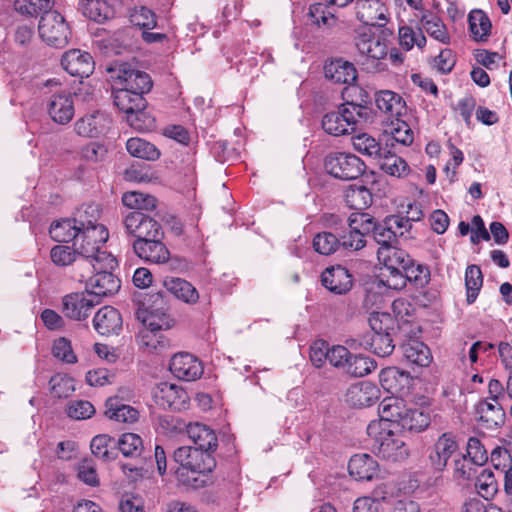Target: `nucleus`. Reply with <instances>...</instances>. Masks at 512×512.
Here are the masks:
<instances>
[{"instance_id":"1","label":"nucleus","mask_w":512,"mask_h":512,"mask_svg":"<svg viewBox=\"0 0 512 512\" xmlns=\"http://www.w3.org/2000/svg\"><path fill=\"white\" fill-rule=\"evenodd\" d=\"M109 233L105 226H90L80 229L73 247L80 256L78 268H116V258L106 250L103 245L108 240Z\"/></svg>"},{"instance_id":"2","label":"nucleus","mask_w":512,"mask_h":512,"mask_svg":"<svg viewBox=\"0 0 512 512\" xmlns=\"http://www.w3.org/2000/svg\"><path fill=\"white\" fill-rule=\"evenodd\" d=\"M386 422H370L367 434L373 441L375 454L390 462H400L408 458L410 451L403 438L394 433Z\"/></svg>"},{"instance_id":"3","label":"nucleus","mask_w":512,"mask_h":512,"mask_svg":"<svg viewBox=\"0 0 512 512\" xmlns=\"http://www.w3.org/2000/svg\"><path fill=\"white\" fill-rule=\"evenodd\" d=\"M366 114L362 104L348 102L339 107L337 111L329 112L323 116L322 128L333 136H341L353 132L360 118Z\"/></svg>"},{"instance_id":"4","label":"nucleus","mask_w":512,"mask_h":512,"mask_svg":"<svg viewBox=\"0 0 512 512\" xmlns=\"http://www.w3.org/2000/svg\"><path fill=\"white\" fill-rule=\"evenodd\" d=\"M113 87H122L140 94H147L153 83L148 73L128 63H116L108 68Z\"/></svg>"},{"instance_id":"5","label":"nucleus","mask_w":512,"mask_h":512,"mask_svg":"<svg viewBox=\"0 0 512 512\" xmlns=\"http://www.w3.org/2000/svg\"><path fill=\"white\" fill-rule=\"evenodd\" d=\"M38 31L41 39L50 46L63 48L71 32L65 18L57 11H45L40 17Z\"/></svg>"},{"instance_id":"6","label":"nucleus","mask_w":512,"mask_h":512,"mask_svg":"<svg viewBox=\"0 0 512 512\" xmlns=\"http://www.w3.org/2000/svg\"><path fill=\"white\" fill-rule=\"evenodd\" d=\"M325 170L331 176L348 181L360 177L366 168L365 163L351 153H331L325 158Z\"/></svg>"},{"instance_id":"7","label":"nucleus","mask_w":512,"mask_h":512,"mask_svg":"<svg viewBox=\"0 0 512 512\" xmlns=\"http://www.w3.org/2000/svg\"><path fill=\"white\" fill-rule=\"evenodd\" d=\"M114 268H80L79 280H86L89 293L96 298L116 293L120 289V280L112 273Z\"/></svg>"},{"instance_id":"8","label":"nucleus","mask_w":512,"mask_h":512,"mask_svg":"<svg viewBox=\"0 0 512 512\" xmlns=\"http://www.w3.org/2000/svg\"><path fill=\"white\" fill-rule=\"evenodd\" d=\"M174 461L179 468L190 469L191 474H207L216 466L215 460L210 453L190 446L177 448L173 454Z\"/></svg>"},{"instance_id":"9","label":"nucleus","mask_w":512,"mask_h":512,"mask_svg":"<svg viewBox=\"0 0 512 512\" xmlns=\"http://www.w3.org/2000/svg\"><path fill=\"white\" fill-rule=\"evenodd\" d=\"M99 303L100 299L89 293L88 290L73 292L62 298V312L71 320L85 321Z\"/></svg>"},{"instance_id":"10","label":"nucleus","mask_w":512,"mask_h":512,"mask_svg":"<svg viewBox=\"0 0 512 512\" xmlns=\"http://www.w3.org/2000/svg\"><path fill=\"white\" fill-rule=\"evenodd\" d=\"M123 224L127 234L135 237V240L144 241L163 237L161 225L141 211L128 213L123 220Z\"/></svg>"},{"instance_id":"11","label":"nucleus","mask_w":512,"mask_h":512,"mask_svg":"<svg viewBox=\"0 0 512 512\" xmlns=\"http://www.w3.org/2000/svg\"><path fill=\"white\" fill-rule=\"evenodd\" d=\"M356 47L362 55L367 57L366 65L371 61V66H367V69L377 72L385 70V66L380 62L388 53L387 44L384 39L362 35L357 39Z\"/></svg>"},{"instance_id":"12","label":"nucleus","mask_w":512,"mask_h":512,"mask_svg":"<svg viewBox=\"0 0 512 512\" xmlns=\"http://www.w3.org/2000/svg\"><path fill=\"white\" fill-rule=\"evenodd\" d=\"M153 398L157 405L162 408L181 410L186 408L188 395L179 385L168 382H161L153 389Z\"/></svg>"},{"instance_id":"13","label":"nucleus","mask_w":512,"mask_h":512,"mask_svg":"<svg viewBox=\"0 0 512 512\" xmlns=\"http://www.w3.org/2000/svg\"><path fill=\"white\" fill-rule=\"evenodd\" d=\"M46 109L55 123L61 125L69 123L75 112L72 94L64 90L53 93L47 100Z\"/></svg>"},{"instance_id":"14","label":"nucleus","mask_w":512,"mask_h":512,"mask_svg":"<svg viewBox=\"0 0 512 512\" xmlns=\"http://www.w3.org/2000/svg\"><path fill=\"white\" fill-rule=\"evenodd\" d=\"M169 369L175 377L184 381H195L203 374L202 363L187 352L175 354L171 358Z\"/></svg>"},{"instance_id":"15","label":"nucleus","mask_w":512,"mask_h":512,"mask_svg":"<svg viewBox=\"0 0 512 512\" xmlns=\"http://www.w3.org/2000/svg\"><path fill=\"white\" fill-rule=\"evenodd\" d=\"M157 302L160 306L155 309L143 303L136 312L137 319L143 323L146 329L167 330L173 325V320L166 313L163 307V299L160 296H157L154 301V303Z\"/></svg>"},{"instance_id":"16","label":"nucleus","mask_w":512,"mask_h":512,"mask_svg":"<svg viewBox=\"0 0 512 512\" xmlns=\"http://www.w3.org/2000/svg\"><path fill=\"white\" fill-rule=\"evenodd\" d=\"M458 444L451 433H443L434 443L429 461L435 471H443L450 458L457 456Z\"/></svg>"},{"instance_id":"17","label":"nucleus","mask_w":512,"mask_h":512,"mask_svg":"<svg viewBox=\"0 0 512 512\" xmlns=\"http://www.w3.org/2000/svg\"><path fill=\"white\" fill-rule=\"evenodd\" d=\"M352 349H370L380 357H386L394 351V344L390 333L386 334H365L359 338H351L346 341Z\"/></svg>"},{"instance_id":"18","label":"nucleus","mask_w":512,"mask_h":512,"mask_svg":"<svg viewBox=\"0 0 512 512\" xmlns=\"http://www.w3.org/2000/svg\"><path fill=\"white\" fill-rule=\"evenodd\" d=\"M161 239L135 240L133 242V250L145 262L164 264L169 261L170 252Z\"/></svg>"},{"instance_id":"19","label":"nucleus","mask_w":512,"mask_h":512,"mask_svg":"<svg viewBox=\"0 0 512 512\" xmlns=\"http://www.w3.org/2000/svg\"><path fill=\"white\" fill-rule=\"evenodd\" d=\"M61 64L72 76L88 77L94 69L92 56L88 52L79 49L65 52Z\"/></svg>"},{"instance_id":"20","label":"nucleus","mask_w":512,"mask_h":512,"mask_svg":"<svg viewBox=\"0 0 512 512\" xmlns=\"http://www.w3.org/2000/svg\"><path fill=\"white\" fill-rule=\"evenodd\" d=\"M111 124L110 117L100 111L85 115L75 123V131L84 137H98L105 134Z\"/></svg>"},{"instance_id":"21","label":"nucleus","mask_w":512,"mask_h":512,"mask_svg":"<svg viewBox=\"0 0 512 512\" xmlns=\"http://www.w3.org/2000/svg\"><path fill=\"white\" fill-rule=\"evenodd\" d=\"M323 286L334 294H345L352 288L353 280L349 271L340 265L326 268L321 275Z\"/></svg>"},{"instance_id":"22","label":"nucleus","mask_w":512,"mask_h":512,"mask_svg":"<svg viewBox=\"0 0 512 512\" xmlns=\"http://www.w3.org/2000/svg\"><path fill=\"white\" fill-rule=\"evenodd\" d=\"M121 314L112 306L100 308L93 318L94 329L103 336L118 334L122 330Z\"/></svg>"},{"instance_id":"23","label":"nucleus","mask_w":512,"mask_h":512,"mask_svg":"<svg viewBox=\"0 0 512 512\" xmlns=\"http://www.w3.org/2000/svg\"><path fill=\"white\" fill-rule=\"evenodd\" d=\"M356 16L368 26H383L386 22L385 7L379 0H356Z\"/></svg>"},{"instance_id":"24","label":"nucleus","mask_w":512,"mask_h":512,"mask_svg":"<svg viewBox=\"0 0 512 512\" xmlns=\"http://www.w3.org/2000/svg\"><path fill=\"white\" fill-rule=\"evenodd\" d=\"M377 108L391 119H398L406 112V103L403 98L391 90H381L375 94Z\"/></svg>"},{"instance_id":"25","label":"nucleus","mask_w":512,"mask_h":512,"mask_svg":"<svg viewBox=\"0 0 512 512\" xmlns=\"http://www.w3.org/2000/svg\"><path fill=\"white\" fill-rule=\"evenodd\" d=\"M189 439L203 452L212 453L218 446L214 430L201 423H190L186 427Z\"/></svg>"},{"instance_id":"26","label":"nucleus","mask_w":512,"mask_h":512,"mask_svg":"<svg viewBox=\"0 0 512 512\" xmlns=\"http://www.w3.org/2000/svg\"><path fill=\"white\" fill-rule=\"evenodd\" d=\"M349 474L357 481H370L378 473V463L368 454H356L348 464Z\"/></svg>"},{"instance_id":"27","label":"nucleus","mask_w":512,"mask_h":512,"mask_svg":"<svg viewBox=\"0 0 512 512\" xmlns=\"http://www.w3.org/2000/svg\"><path fill=\"white\" fill-rule=\"evenodd\" d=\"M325 77L336 84H351L357 78L354 65L342 59H335L324 67Z\"/></svg>"},{"instance_id":"28","label":"nucleus","mask_w":512,"mask_h":512,"mask_svg":"<svg viewBox=\"0 0 512 512\" xmlns=\"http://www.w3.org/2000/svg\"><path fill=\"white\" fill-rule=\"evenodd\" d=\"M113 99L117 108L126 115L131 112L144 110L146 107V100L143 94L123 89L122 87H113Z\"/></svg>"},{"instance_id":"29","label":"nucleus","mask_w":512,"mask_h":512,"mask_svg":"<svg viewBox=\"0 0 512 512\" xmlns=\"http://www.w3.org/2000/svg\"><path fill=\"white\" fill-rule=\"evenodd\" d=\"M377 258L385 270L399 269L401 272L410 265L412 258L402 249L395 246L379 247Z\"/></svg>"},{"instance_id":"30","label":"nucleus","mask_w":512,"mask_h":512,"mask_svg":"<svg viewBox=\"0 0 512 512\" xmlns=\"http://www.w3.org/2000/svg\"><path fill=\"white\" fill-rule=\"evenodd\" d=\"M379 379L382 387L391 393H401L410 385L411 377L408 372L397 367H387L381 370Z\"/></svg>"},{"instance_id":"31","label":"nucleus","mask_w":512,"mask_h":512,"mask_svg":"<svg viewBox=\"0 0 512 512\" xmlns=\"http://www.w3.org/2000/svg\"><path fill=\"white\" fill-rule=\"evenodd\" d=\"M405 409L406 405L403 399L395 396L386 397L378 406L380 419L372 422H386L385 426L391 428L392 423L399 424Z\"/></svg>"},{"instance_id":"32","label":"nucleus","mask_w":512,"mask_h":512,"mask_svg":"<svg viewBox=\"0 0 512 512\" xmlns=\"http://www.w3.org/2000/svg\"><path fill=\"white\" fill-rule=\"evenodd\" d=\"M345 397L346 401L354 407H366L377 398V389L369 382H359L348 388Z\"/></svg>"},{"instance_id":"33","label":"nucleus","mask_w":512,"mask_h":512,"mask_svg":"<svg viewBox=\"0 0 512 512\" xmlns=\"http://www.w3.org/2000/svg\"><path fill=\"white\" fill-rule=\"evenodd\" d=\"M163 284L168 292L186 303L194 304L199 299L196 288L184 279L167 277L164 279Z\"/></svg>"},{"instance_id":"34","label":"nucleus","mask_w":512,"mask_h":512,"mask_svg":"<svg viewBox=\"0 0 512 512\" xmlns=\"http://www.w3.org/2000/svg\"><path fill=\"white\" fill-rule=\"evenodd\" d=\"M105 407V415L120 423H133L139 417V412L135 408L123 404L117 397L108 398Z\"/></svg>"},{"instance_id":"35","label":"nucleus","mask_w":512,"mask_h":512,"mask_svg":"<svg viewBox=\"0 0 512 512\" xmlns=\"http://www.w3.org/2000/svg\"><path fill=\"white\" fill-rule=\"evenodd\" d=\"M353 148L360 154L373 160H381L383 152L380 141L368 133H359L352 137Z\"/></svg>"},{"instance_id":"36","label":"nucleus","mask_w":512,"mask_h":512,"mask_svg":"<svg viewBox=\"0 0 512 512\" xmlns=\"http://www.w3.org/2000/svg\"><path fill=\"white\" fill-rule=\"evenodd\" d=\"M402 352L407 361L421 367H427L432 361L427 345L415 339L406 341L402 345Z\"/></svg>"},{"instance_id":"37","label":"nucleus","mask_w":512,"mask_h":512,"mask_svg":"<svg viewBox=\"0 0 512 512\" xmlns=\"http://www.w3.org/2000/svg\"><path fill=\"white\" fill-rule=\"evenodd\" d=\"M469 31L477 42H485L491 34L492 24L489 17L479 9L472 10L468 15Z\"/></svg>"},{"instance_id":"38","label":"nucleus","mask_w":512,"mask_h":512,"mask_svg":"<svg viewBox=\"0 0 512 512\" xmlns=\"http://www.w3.org/2000/svg\"><path fill=\"white\" fill-rule=\"evenodd\" d=\"M431 422L430 413L421 408H407L403 413L398 426L408 431L421 432L425 430Z\"/></svg>"},{"instance_id":"39","label":"nucleus","mask_w":512,"mask_h":512,"mask_svg":"<svg viewBox=\"0 0 512 512\" xmlns=\"http://www.w3.org/2000/svg\"><path fill=\"white\" fill-rule=\"evenodd\" d=\"M140 347L148 353H161L169 348V340L159 331L142 329L138 336Z\"/></svg>"},{"instance_id":"40","label":"nucleus","mask_w":512,"mask_h":512,"mask_svg":"<svg viewBox=\"0 0 512 512\" xmlns=\"http://www.w3.org/2000/svg\"><path fill=\"white\" fill-rule=\"evenodd\" d=\"M80 231L77 221L74 219H64L56 221L50 226V236L56 242L75 241Z\"/></svg>"},{"instance_id":"41","label":"nucleus","mask_w":512,"mask_h":512,"mask_svg":"<svg viewBox=\"0 0 512 512\" xmlns=\"http://www.w3.org/2000/svg\"><path fill=\"white\" fill-rule=\"evenodd\" d=\"M126 149L131 156L147 161H155L160 157V151L153 144L138 137L128 139Z\"/></svg>"},{"instance_id":"42","label":"nucleus","mask_w":512,"mask_h":512,"mask_svg":"<svg viewBox=\"0 0 512 512\" xmlns=\"http://www.w3.org/2000/svg\"><path fill=\"white\" fill-rule=\"evenodd\" d=\"M81 11L85 17L98 23H102L113 16V10L104 0H83Z\"/></svg>"},{"instance_id":"43","label":"nucleus","mask_w":512,"mask_h":512,"mask_svg":"<svg viewBox=\"0 0 512 512\" xmlns=\"http://www.w3.org/2000/svg\"><path fill=\"white\" fill-rule=\"evenodd\" d=\"M474 476L478 494L486 500L492 499L498 491V483L492 470L480 468Z\"/></svg>"},{"instance_id":"44","label":"nucleus","mask_w":512,"mask_h":512,"mask_svg":"<svg viewBox=\"0 0 512 512\" xmlns=\"http://www.w3.org/2000/svg\"><path fill=\"white\" fill-rule=\"evenodd\" d=\"M378 161L380 162L381 169L394 177H406L411 171L403 158L390 154V152L386 150L383 152L382 159Z\"/></svg>"},{"instance_id":"45","label":"nucleus","mask_w":512,"mask_h":512,"mask_svg":"<svg viewBox=\"0 0 512 512\" xmlns=\"http://www.w3.org/2000/svg\"><path fill=\"white\" fill-rule=\"evenodd\" d=\"M115 446L125 457L137 458L141 456L144 445L142 438L135 433H124L117 441Z\"/></svg>"},{"instance_id":"46","label":"nucleus","mask_w":512,"mask_h":512,"mask_svg":"<svg viewBox=\"0 0 512 512\" xmlns=\"http://www.w3.org/2000/svg\"><path fill=\"white\" fill-rule=\"evenodd\" d=\"M422 28L435 40L443 43H450V35L445 24L435 15L422 16L420 20Z\"/></svg>"},{"instance_id":"47","label":"nucleus","mask_w":512,"mask_h":512,"mask_svg":"<svg viewBox=\"0 0 512 512\" xmlns=\"http://www.w3.org/2000/svg\"><path fill=\"white\" fill-rule=\"evenodd\" d=\"M482 285L483 275L480 267L477 265H469L465 271V287L468 304L475 302Z\"/></svg>"},{"instance_id":"48","label":"nucleus","mask_w":512,"mask_h":512,"mask_svg":"<svg viewBox=\"0 0 512 512\" xmlns=\"http://www.w3.org/2000/svg\"><path fill=\"white\" fill-rule=\"evenodd\" d=\"M346 204L354 210L366 209L372 202V194L364 186H350L345 192Z\"/></svg>"},{"instance_id":"49","label":"nucleus","mask_w":512,"mask_h":512,"mask_svg":"<svg viewBox=\"0 0 512 512\" xmlns=\"http://www.w3.org/2000/svg\"><path fill=\"white\" fill-rule=\"evenodd\" d=\"M122 202L126 207L135 209L136 211H150L156 208V198L152 195L142 192L131 191L124 193Z\"/></svg>"},{"instance_id":"50","label":"nucleus","mask_w":512,"mask_h":512,"mask_svg":"<svg viewBox=\"0 0 512 512\" xmlns=\"http://www.w3.org/2000/svg\"><path fill=\"white\" fill-rule=\"evenodd\" d=\"M377 367L376 362L365 355H351L346 372L354 377H364Z\"/></svg>"},{"instance_id":"51","label":"nucleus","mask_w":512,"mask_h":512,"mask_svg":"<svg viewBox=\"0 0 512 512\" xmlns=\"http://www.w3.org/2000/svg\"><path fill=\"white\" fill-rule=\"evenodd\" d=\"M340 246V239L330 232L318 233L313 239L315 251L322 255H331L336 252Z\"/></svg>"},{"instance_id":"52","label":"nucleus","mask_w":512,"mask_h":512,"mask_svg":"<svg viewBox=\"0 0 512 512\" xmlns=\"http://www.w3.org/2000/svg\"><path fill=\"white\" fill-rule=\"evenodd\" d=\"M49 383L51 393L58 398L69 397L75 390L74 380L66 374H55Z\"/></svg>"},{"instance_id":"53","label":"nucleus","mask_w":512,"mask_h":512,"mask_svg":"<svg viewBox=\"0 0 512 512\" xmlns=\"http://www.w3.org/2000/svg\"><path fill=\"white\" fill-rule=\"evenodd\" d=\"M399 42L406 50H410L414 46L423 48L426 44V37L421 29L414 30L411 27L403 26L399 29Z\"/></svg>"},{"instance_id":"54","label":"nucleus","mask_w":512,"mask_h":512,"mask_svg":"<svg viewBox=\"0 0 512 512\" xmlns=\"http://www.w3.org/2000/svg\"><path fill=\"white\" fill-rule=\"evenodd\" d=\"M100 217V210L96 204H86L81 206L76 213L75 220L77 221L79 228L84 229L90 226H103L98 223Z\"/></svg>"},{"instance_id":"55","label":"nucleus","mask_w":512,"mask_h":512,"mask_svg":"<svg viewBox=\"0 0 512 512\" xmlns=\"http://www.w3.org/2000/svg\"><path fill=\"white\" fill-rule=\"evenodd\" d=\"M16 11L26 15H36L50 11L53 0H16L14 3Z\"/></svg>"},{"instance_id":"56","label":"nucleus","mask_w":512,"mask_h":512,"mask_svg":"<svg viewBox=\"0 0 512 512\" xmlns=\"http://www.w3.org/2000/svg\"><path fill=\"white\" fill-rule=\"evenodd\" d=\"M308 16L311 22L318 27H329L335 22L332 12L323 3H315L310 6Z\"/></svg>"},{"instance_id":"57","label":"nucleus","mask_w":512,"mask_h":512,"mask_svg":"<svg viewBox=\"0 0 512 512\" xmlns=\"http://www.w3.org/2000/svg\"><path fill=\"white\" fill-rule=\"evenodd\" d=\"M77 254L75 247L71 248L65 245L54 246L50 252L51 260L57 266H67L73 262L78 265Z\"/></svg>"},{"instance_id":"58","label":"nucleus","mask_w":512,"mask_h":512,"mask_svg":"<svg viewBox=\"0 0 512 512\" xmlns=\"http://www.w3.org/2000/svg\"><path fill=\"white\" fill-rule=\"evenodd\" d=\"M130 21L135 26L147 30L155 28L157 24L155 13L143 6L134 8L130 14Z\"/></svg>"},{"instance_id":"59","label":"nucleus","mask_w":512,"mask_h":512,"mask_svg":"<svg viewBox=\"0 0 512 512\" xmlns=\"http://www.w3.org/2000/svg\"><path fill=\"white\" fill-rule=\"evenodd\" d=\"M378 223L368 213H355L348 219L349 228L355 229L365 236V234L373 233Z\"/></svg>"},{"instance_id":"60","label":"nucleus","mask_w":512,"mask_h":512,"mask_svg":"<svg viewBox=\"0 0 512 512\" xmlns=\"http://www.w3.org/2000/svg\"><path fill=\"white\" fill-rule=\"evenodd\" d=\"M130 127L139 132L150 131L155 127L154 119L144 110L131 112L126 115Z\"/></svg>"},{"instance_id":"61","label":"nucleus","mask_w":512,"mask_h":512,"mask_svg":"<svg viewBox=\"0 0 512 512\" xmlns=\"http://www.w3.org/2000/svg\"><path fill=\"white\" fill-rule=\"evenodd\" d=\"M111 446H115V440L106 434L95 436L90 444L92 453L104 460L112 459L109 452Z\"/></svg>"},{"instance_id":"62","label":"nucleus","mask_w":512,"mask_h":512,"mask_svg":"<svg viewBox=\"0 0 512 512\" xmlns=\"http://www.w3.org/2000/svg\"><path fill=\"white\" fill-rule=\"evenodd\" d=\"M178 482L188 489H198L205 486L207 482V474H191L190 469L178 468L176 470Z\"/></svg>"},{"instance_id":"63","label":"nucleus","mask_w":512,"mask_h":512,"mask_svg":"<svg viewBox=\"0 0 512 512\" xmlns=\"http://www.w3.org/2000/svg\"><path fill=\"white\" fill-rule=\"evenodd\" d=\"M467 456L474 466L478 468H481L488 460L484 446L480 440L475 437L469 438L467 442Z\"/></svg>"},{"instance_id":"64","label":"nucleus","mask_w":512,"mask_h":512,"mask_svg":"<svg viewBox=\"0 0 512 512\" xmlns=\"http://www.w3.org/2000/svg\"><path fill=\"white\" fill-rule=\"evenodd\" d=\"M406 274L401 272L399 269L396 270H385L383 269L380 282L387 288L393 290H401L406 286L407 279Z\"/></svg>"}]
</instances>
